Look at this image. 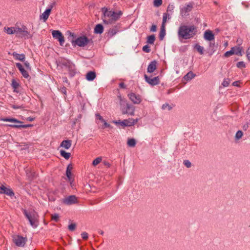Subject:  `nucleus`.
<instances>
[{"label": "nucleus", "instance_id": "f257e3e1", "mask_svg": "<svg viewBox=\"0 0 250 250\" xmlns=\"http://www.w3.org/2000/svg\"><path fill=\"white\" fill-rule=\"evenodd\" d=\"M103 13L102 20L105 24H112L117 21L122 15L123 13L120 11L115 12L106 7H103L101 9Z\"/></svg>", "mask_w": 250, "mask_h": 250}, {"label": "nucleus", "instance_id": "f03ea898", "mask_svg": "<svg viewBox=\"0 0 250 250\" xmlns=\"http://www.w3.org/2000/svg\"><path fill=\"white\" fill-rule=\"evenodd\" d=\"M196 31V28L194 25H183L179 27L178 34L179 38L189 39L195 35Z\"/></svg>", "mask_w": 250, "mask_h": 250}, {"label": "nucleus", "instance_id": "7ed1b4c3", "mask_svg": "<svg viewBox=\"0 0 250 250\" xmlns=\"http://www.w3.org/2000/svg\"><path fill=\"white\" fill-rule=\"evenodd\" d=\"M118 98L120 101L122 113L123 114H129L131 116L134 115L135 110L134 106L128 104L125 99L123 98L121 95H119Z\"/></svg>", "mask_w": 250, "mask_h": 250}, {"label": "nucleus", "instance_id": "20e7f679", "mask_svg": "<svg viewBox=\"0 0 250 250\" xmlns=\"http://www.w3.org/2000/svg\"><path fill=\"white\" fill-rule=\"evenodd\" d=\"M16 35L19 38L29 39L32 37V35L28 32L27 28L22 25L21 27L17 25Z\"/></svg>", "mask_w": 250, "mask_h": 250}, {"label": "nucleus", "instance_id": "39448f33", "mask_svg": "<svg viewBox=\"0 0 250 250\" xmlns=\"http://www.w3.org/2000/svg\"><path fill=\"white\" fill-rule=\"evenodd\" d=\"M24 214L29 220L31 226L33 228H36L38 226L36 213L35 211L28 212L24 210Z\"/></svg>", "mask_w": 250, "mask_h": 250}, {"label": "nucleus", "instance_id": "423d86ee", "mask_svg": "<svg viewBox=\"0 0 250 250\" xmlns=\"http://www.w3.org/2000/svg\"><path fill=\"white\" fill-rule=\"evenodd\" d=\"M90 41L91 40L88 39L86 36H82L73 41L72 43L74 46L77 45L79 47H84L86 46Z\"/></svg>", "mask_w": 250, "mask_h": 250}, {"label": "nucleus", "instance_id": "0eeeda50", "mask_svg": "<svg viewBox=\"0 0 250 250\" xmlns=\"http://www.w3.org/2000/svg\"><path fill=\"white\" fill-rule=\"evenodd\" d=\"M13 242L18 247H23L26 241V237H24L19 235H14L12 237Z\"/></svg>", "mask_w": 250, "mask_h": 250}, {"label": "nucleus", "instance_id": "6e6552de", "mask_svg": "<svg viewBox=\"0 0 250 250\" xmlns=\"http://www.w3.org/2000/svg\"><path fill=\"white\" fill-rule=\"evenodd\" d=\"M138 122V119H134L132 118H129L128 119L124 120L123 121L119 120L118 121H114V123L116 125H120L123 126H130L133 125Z\"/></svg>", "mask_w": 250, "mask_h": 250}, {"label": "nucleus", "instance_id": "1a4fd4ad", "mask_svg": "<svg viewBox=\"0 0 250 250\" xmlns=\"http://www.w3.org/2000/svg\"><path fill=\"white\" fill-rule=\"evenodd\" d=\"M77 202L78 199L75 195H70L62 200V203L66 205H71Z\"/></svg>", "mask_w": 250, "mask_h": 250}, {"label": "nucleus", "instance_id": "9d476101", "mask_svg": "<svg viewBox=\"0 0 250 250\" xmlns=\"http://www.w3.org/2000/svg\"><path fill=\"white\" fill-rule=\"evenodd\" d=\"M52 35L54 38L57 39L61 45H62L64 42V37L62 33L59 30H53Z\"/></svg>", "mask_w": 250, "mask_h": 250}, {"label": "nucleus", "instance_id": "9b49d317", "mask_svg": "<svg viewBox=\"0 0 250 250\" xmlns=\"http://www.w3.org/2000/svg\"><path fill=\"white\" fill-rule=\"evenodd\" d=\"M128 97L134 104H139L142 101L141 96L134 93H130V94H128Z\"/></svg>", "mask_w": 250, "mask_h": 250}, {"label": "nucleus", "instance_id": "f8f14e48", "mask_svg": "<svg viewBox=\"0 0 250 250\" xmlns=\"http://www.w3.org/2000/svg\"><path fill=\"white\" fill-rule=\"evenodd\" d=\"M144 77L146 81L151 85H157L160 83V79L158 76L151 78L145 74Z\"/></svg>", "mask_w": 250, "mask_h": 250}, {"label": "nucleus", "instance_id": "ddd939ff", "mask_svg": "<svg viewBox=\"0 0 250 250\" xmlns=\"http://www.w3.org/2000/svg\"><path fill=\"white\" fill-rule=\"evenodd\" d=\"M0 193L5 194L10 197L14 195V193L11 188H7L3 185L0 186Z\"/></svg>", "mask_w": 250, "mask_h": 250}, {"label": "nucleus", "instance_id": "4468645a", "mask_svg": "<svg viewBox=\"0 0 250 250\" xmlns=\"http://www.w3.org/2000/svg\"><path fill=\"white\" fill-rule=\"evenodd\" d=\"M193 7L192 3H190L186 5L181 9V14L183 16H187L188 13L191 11Z\"/></svg>", "mask_w": 250, "mask_h": 250}, {"label": "nucleus", "instance_id": "2eb2a0df", "mask_svg": "<svg viewBox=\"0 0 250 250\" xmlns=\"http://www.w3.org/2000/svg\"><path fill=\"white\" fill-rule=\"evenodd\" d=\"M16 65L20 70V72L25 78H27L29 77V74L26 70L24 69L21 63L17 62L16 63Z\"/></svg>", "mask_w": 250, "mask_h": 250}, {"label": "nucleus", "instance_id": "dca6fc26", "mask_svg": "<svg viewBox=\"0 0 250 250\" xmlns=\"http://www.w3.org/2000/svg\"><path fill=\"white\" fill-rule=\"evenodd\" d=\"M204 38L206 40L211 41L214 39V35L210 30H206L204 34Z\"/></svg>", "mask_w": 250, "mask_h": 250}, {"label": "nucleus", "instance_id": "f3484780", "mask_svg": "<svg viewBox=\"0 0 250 250\" xmlns=\"http://www.w3.org/2000/svg\"><path fill=\"white\" fill-rule=\"evenodd\" d=\"M62 65L67 67L69 69H71V72L70 73L71 75L72 76L74 75L75 71L74 69V65L69 61H64L62 62Z\"/></svg>", "mask_w": 250, "mask_h": 250}, {"label": "nucleus", "instance_id": "a211bd4d", "mask_svg": "<svg viewBox=\"0 0 250 250\" xmlns=\"http://www.w3.org/2000/svg\"><path fill=\"white\" fill-rule=\"evenodd\" d=\"M157 68V62L156 61H152L148 65L147 71L148 73H152Z\"/></svg>", "mask_w": 250, "mask_h": 250}, {"label": "nucleus", "instance_id": "6ab92c4d", "mask_svg": "<svg viewBox=\"0 0 250 250\" xmlns=\"http://www.w3.org/2000/svg\"><path fill=\"white\" fill-rule=\"evenodd\" d=\"M17 24L13 27H4L3 31L8 35L16 34Z\"/></svg>", "mask_w": 250, "mask_h": 250}, {"label": "nucleus", "instance_id": "aec40b11", "mask_svg": "<svg viewBox=\"0 0 250 250\" xmlns=\"http://www.w3.org/2000/svg\"><path fill=\"white\" fill-rule=\"evenodd\" d=\"M119 31V26H115L113 28H110L108 32V35L110 37H112L113 36L115 35Z\"/></svg>", "mask_w": 250, "mask_h": 250}, {"label": "nucleus", "instance_id": "412c9836", "mask_svg": "<svg viewBox=\"0 0 250 250\" xmlns=\"http://www.w3.org/2000/svg\"><path fill=\"white\" fill-rule=\"evenodd\" d=\"M12 56L14 57L15 59L17 60H19L21 62H24L25 61V55L23 54H18L16 52H14L12 54Z\"/></svg>", "mask_w": 250, "mask_h": 250}, {"label": "nucleus", "instance_id": "4be33fe9", "mask_svg": "<svg viewBox=\"0 0 250 250\" xmlns=\"http://www.w3.org/2000/svg\"><path fill=\"white\" fill-rule=\"evenodd\" d=\"M51 10V7L48 8L40 16V18L42 19L44 21H45L50 15Z\"/></svg>", "mask_w": 250, "mask_h": 250}, {"label": "nucleus", "instance_id": "5701e85b", "mask_svg": "<svg viewBox=\"0 0 250 250\" xmlns=\"http://www.w3.org/2000/svg\"><path fill=\"white\" fill-rule=\"evenodd\" d=\"M234 54L239 56H242V52L243 50V47L240 46H235L232 47Z\"/></svg>", "mask_w": 250, "mask_h": 250}, {"label": "nucleus", "instance_id": "b1692460", "mask_svg": "<svg viewBox=\"0 0 250 250\" xmlns=\"http://www.w3.org/2000/svg\"><path fill=\"white\" fill-rule=\"evenodd\" d=\"M2 120L4 122H11L12 124L11 125H21L22 122L18 121L15 118H4Z\"/></svg>", "mask_w": 250, "mask_h": 250}, {"label": "nucleus", "instance_id": "393cba45", "mask_svg": "<svg viewBox=\"0 0 250 250\" xmlns=\"http://www.w3.org/2000/svg\"><path fill=\"white\" fill-rule=\"evenodd\" d=\"M71 146V140H64L63 141L61 144V146L64 148L65 149H68Z\"/></svg>", "mask_w": 250, "mask_h": 250}, {"label": "nucleus", "instance_id": "a878e982", "mask_svg": "<svg viewBox=\"0 0 250 250\" xmlns=\"http://www.w3.org/2000/svg\"><path fill=\"white\" fill-rule=\"evenodd\" d=\"M96 77V74L94 72L89 71L86 75V79L89 81H92Z\"/></svg>", "mask_w": 250, "mask_h": 250}, {"label": "nucleus", "instance_id": "bb28decb", "mask_svg": "<svg viewBox=\"0 0 250 250\" xmlns=\"http://www.w3.org/2000/svg\"><path fill=\"white\" fill-rule=\"evenodd\" d=\"M195 76L196 75L195 74L190 71L184 76L183 79L187 81H188L194 78Z\"/></svg>", "mask_w": 250, "mask_h": 250}, {"label": "nucleus", "instance_id": "cd10ccee", "mask_svg": "<svg viewBox=\"0 0 250 250\" xmlns=\"http://www.w3.org/2000/svg\"><path fill=\"white\" fill-rule=\"evenodd\" d=\"M215 44L214 42H210L209 44L208 53L210 56L212 55L215 51Z\"/></svg>", "mask_w": 250, "mask_h": 250}, {"label": "nucleus", "instance_id": "c85d7f7f", "mask_svg": "<svg viewBox=\"0 0 250 250\" xmlns=\"http://www.w3.org/2000/svg\"><path fill=\"white\" fill-rule=\"evenodd\" d=\"M104 28L102 24H97L94 28V32L96 34H101L103 32Z\"/></svg>", "mask_w": 250, "mask_h": 250}, {"label": "nucleus", "instance_id": "c756f323", "mask_svg": "<svg viewBox=\"0 0 250 250\" xmlns=\"http://www.w3.org/2000/svg\"><path fill=\"white\" fill-rule=\"evenodd\" d=\"M166 35L165 25L164 24H162L161 27V31L159 34V38L160 40H163Z\"/></svg>", "mask_w": 250, "mask_h": 250}, {"label": "nucleus", "instance_id": "7c9ffc66", "mask_svg": "<svg viewBox=\"0 0 250 250\" xmlns=\"http://www.w3.org/2000/svg\"><path fill=\"white\" fill-rule=\"evenodd\" d=\"M73 168V166L72 164H69L67 167V169H66V176L68 178V179L69 180V181H71V170Z\"/></svg>", "mask_w": 250, "mask_h": 250}, {"label": "nucleus", "instance_id": "2f4dec72", "mask_svg": "<svg viewBox=\"0 0 250 250\" xmlns=\"http://www.w3.org/2000/svg\"><path fill=\"white\" fill-rule=\"evenodd\" d=\"M60 154L62 157H64L66 160L69 159L71 156L70 153L66 152V151L63 150H60Z\"/></svg>", "mask_w": 250, "mask_h": 250}, {"label": "nucleus", "instance_id": "473e14b6", "mask_svg": "<svg viewBox=\"0 0 250 250\" xmlns=\"http://www.w3.org/2000/svg\"><path fill=\"white\" fill-rule=\"evenodd\" d=\"M11 84H12V86L13 88L14 89V91L16 92L17 93L19 92L18 90H17L19 87V83L17 82H16V81H15L14 80H13L12 81Z\"/></svg>", "mask_w": 250, "mask_h": 250}, {"label": "nucleus", "instance_id": "72a5a7b5", "mask_svg": "<svg viewBox=\"0 0 250 250\" xmlns=\"http://www.w3.org/2000/svg\"><path fill=\"white\" fill-rule=\"evenodd\" d=\"M136 142L133 138L128 139L127 140V144L130 147H134L136 145Z\"/></svg>", "mask_w": 250, "mask_h": 250}, {"label": "nucleus", "instance_id": "f704fd0d", "mask_svg": "<svg viewBox=\"0 0 250 250\" xmlns=\"http://www.w3.org/2000/svg\"><path fill=\"white\" fill-rule=\"evenodd\" d=\"M8 126L10 127H15V128H20V127H22V128H27L29 126H31L32 125H9Z\"/></svg>", "mask_w": 250, "mask_h": 250}, {"label": "nucleus", "instance_id": "c9c22d12", "mask_svg": "<svg viewBox=\"0 0 250 250\" xmlns=\"http://www.w3.org/2000/svg\"><path fill=\"white\" fill-rule=\"evenodd\" d=\"M194 48L197 50V51L201 55L204 54V47L200 46L198 44H196L195 45Z\"/></svg>", "mask_w": 250, "mask_h": 250}, {"label": "nucleus", "instance_id": "e433bc0d", "mask_svg": "<svg viewBox=\"0 0 250 250\" xmlns=\"http://www.w3.org/2000/svg\"><path fill=\"white\" fill-rule=\"evenodd\" d=\"M155 40V36L154 35L149 36L147 37V42L149 44H153Z\"/></svg>", "mask_w": 250, "mask_h": 250}, {"label": "nucleus", "instance_id": "4c0bfd02", "mask_svg": "<svg viewBox=\"0 0 250 250\" xmlns=\"http://www.w3.org/2000/svg\"><path fill=\"white\" fill-rule=\"evenodd\" d=\"M102 160V158L101 157H99L96 158L95 159H94L93 161V162H92L93 166H97L98 164H99L101 162Z\"/></svg>", "mask_w": 250, "mask_h": 250}, {"label": "nucleus", "instance_id": "58836bf2", "mask_svg": "<svg viewBox=\"0 0 250 250\" xmlns=\"http://www.w3.org/2000/svg\"><path fill=\"white\" fill-rule=\"evenodd\" d=\"M243 135V132L241 130H238L235 134V139L236 140H239V139H241L242 138Z\"/></svg>", "mask_w": 250, "mask_h": 250}, {"label": "nucleus", "instance_id": "ea45409f", "mask_svg": "<svg viewBox=\"0 0 250 250\" xmlns=\"http://www.w3.org/2000/svg\"><path fill=\"white\" fill-rule=\"evenodd\" d=\"M162 4V0H154L153 2L154 6L155 7H159Z\"/></svg>", "mask_w": 250, "mask_h": 250}, {"label": "nucleus", "instance_id": "a19ab883", "mask_svg": "<svg viewBox=\"0 0 250 250\" xmlns=\"http://www.w3.org/2000/svg\"><path fill=\"white\" fill-rule=\"evenodd\" d=\"M233 54H234V52H233V50H232V48H231V50L230 51H227L225 54H224V56L225 57H229Z\"/></svg>", "mask_w": 250, "mask_h": 250}, {"label": "nucleus", "instance_id": "79ce46f5", "mask_svg": "<svg viewBox=\"0 0 250 250\" xmlns=\"http://www.w3.org/2000/svg\"><path fill=\"white\" fill-rule=\"evenodd\" d=\"M229 83H230V81L229 79H225L223 80V82H222V84L224 87H227L229 86Z\"/></svg>", "mask_w": 250, "mask_h": 250}, {"label": "nucleus", "instance_id": "37998d69", "mask_svg": "<svg viewBox=\"0 0 250 250\" xmlns=\"http://www.w3.org/2000/svg\"><path fill=\"white\" fill-rule=\"evenodd\" d=\"M59 217L60 216L59 214L57 213L52 214L51 216L52 219L55 221L56 222H57L59 221Z\"/></svg>", "mask_w": 250, "mask_h": 250}, {"label": "nucleus", "instance_id": "c03bdc74", "mask_svg": "<svg viewBox=\"0 0 250 250\" xmlns=\"http://www.w3.org/2000/svg\"><path fill=\"white\" fill-rule=\"evenodd\" d=\"M162 108L163 110L167 109L169 111L171 109L172 107L168 104H165L162 105Z\"/></svg>", "mask_w": 250, "mask_h": 250}, {"label": "nucleus", "instance_id": "a18cd8bd", "mask_svg": "<svg viewBox=\"0 0 250 250\" xmlns=\"http://www.w3.org/2000/svg\"><path fill=\"white\" fill-rule=\"evenodd\" d=\"M183 164L188 168H190L192 166L191 162L188 160H184Z\"/></svg>", "mask_w": 250, "mask_h": 250}, {"label": "nucleus", "instance_id": "49530a36", "mask_svg": "<svg viewBox=\"0 0 250 250\" xmlns=\"http://www.w3.org/2000/svg\"><path fill=\"white\" fill-rule=\"evenodd\" d=\"M236 65H237V67L240 68H245L246 67L245 63H244V62H239L237 63Z\"/></svg>", "mask_w": 250, "mask_h": 250}, {"label": "nucleus", "instance_id": "de8ad7c7", "mask_svg": "<svg viewBox=\"0 0 250 250\" xmlns=\"http://www.w3.org/2000/svg\"><path fill=\"white\" fill-rule=\"evenodd\" d=\"M76 225L75 224H71L68 226V229L71 231H73L76 229Z\"/></svg>", "mask_w": 250, "mask_h": 250}, {"label": "nucleus", "instance_id": "09e8293b", "mask_svg": "<svg viewBox=\"0 0 250 250\" xmlns=\"http://www.w3.org/2000/svg\"><path fill=\"white\" fill-rule=\"evenodd\" d=\"M143 50L146 52L148 53L150 51V49L149 48V47L146 45L143 46Z\"/></svg>", "mask_w": 250, "mask_h": 250}, {"label": "nucleus", "instance_id": "8fccbe9b", "mask_svg": "<svg viewBox=\"0 0 250 250\" xmlns=\"http://www.w3.org/2000/svg\"><path fill=\"white\" fill-rule=\"evenodd\" d=\"M81 236L84 240H86L88 238V233L86 232H83L81 234Z\"/></svg>", "mask_w": 250, "mask_h": 250}, {"label": "nucleus", "instance_id": "3c124183", "mask_svg": "<svg viewBox=\"0 0 250 250\" xmlns=\"http://www.w3.org/2000/svg\"><path fill=\"white\" fill-rule=\"evenodd\" d=\"M174 8V6L173 4H169L167 8V11L172 12Z\"/></svg>", "mask_w": 250, "mask_h": 250}, {"label": "nucleus", "instance_id": "603ef678", "mask_svg": "<svg viewBox=\"0 0 250 250\" xmlns=\"http://www.w3.org/2000/svg\"><path fill=\"white\" fill-rule=\"evenodd\" d=\"M167 14L164 13L163 14V22H162V24L164 23V25H165V23L167 21Z\"/></svg>", "mask_w": 250, "mask_h": 250}, {"label": "nucleus", "instance_id": "864d4df0", "mask_svg": "<svg viewBox=\"0 0 250 250\" xmlns=\"http://www.w3.org/2000/svg\"><path fill=\"white\" fill-rule=\"evenodd\" d=\"M96 116L97 118L100 120L102 122L104 121L103 118L99 113L96 114Z\"/></svg>", "mask_w": 250, "mask_h": 250}, {"label": "nucleus", "instance_id": "5fc2aeb1", "mask_svg": "<svg viewBox=\"0 0 250 250\" xmlns=\"http://www.w3.org/2000/svg\"><path fill=\"white\" fill-rule=\"evenodd\" d=\"M247 56L248 59L250 61V46L248 48L247 51Z\"/></svg>", "mask_w": 250, "mask_h": 250}, {"label": "nucleus", "instance_id": "6e6d98bb", "mask_svg": "<svg viewBox=\"0 0 250 250\" xmlns=\"http://www.w3.org/2000/svg\"><path fill=\"white\" fill-rule=\"evenodd\" d=\"M156 30H157V26H156V25L153 24L151 26V27L150 28V31L151 32H155V31H156Z\"/></svg>", "mask_w": 250, "mask_h": 250}, {"label": "nucleus", "instance_id": "4d7b16f0", "mask_svg": "<svg viewBox=\"0 0 250 250\" xmlns=\"http://www.w3.org/2000/svg\"><path fill=\"white\" fill-rule=\"evenodd\" d=\"M102 122L104 123V127H110V125L109 124H108L104 120V121H103Z\"/></svg>", "mask_w": 250, "mask_h": 250}, {"label": "nucleus", "instance_id": "13d9d810", "mask_svg": "<svg viewBox=\"0 0 250 250\" xmlns=\"http://www.w3.org/2000/svg\"><path fill=\"white\" fill-rule=\"evenodd\" d=\"M242 42H243V41L241 39H238L236 41V42L237 43V44L238 45V46H240L242 43Z\"/></svg>", "mask_w": 250, "mask_h": 250}, {"label": "nucleus", "instance_id": "bf43d9fd", "mask_svg": "<svg viewBox=\"0 0 250 250\" xmlns=\"http://www.w3.org/2000/svg\"><path fill=\"white\" fill-rule=\"evenodd\" d=\"M240 83V81H235L233 83L232 85L235 86H239V83Z\"/></svg>", "mask_w": 250, "mask_h": 250}, {"label": "nucleus", "instance_id": "052dcab7", "mask_svg": "<svg viewBox=\"0 0 250 250\" xmlns=\"http://www.w3.org/2000/svg\"><path fill=\"white\" fill-rule=\"evenodd\" d=\"M24 65L27 68H30V64L27 61L24 62Z\"/></svg>", "mask_w": 250, "mask_h": 250}, {"label": "nucleus", "instance_id": "680f3d73", "mask_svg": "<svg viewBox=\"0 0 250 250\" xmlns=\"http://www.w3.org/2000/svg\"><path fill=\"white\" fill-rule=\"evenodd\" d=\"M119 86L121 88H125V84L123 83H120L119 84Z\"/></svg>", "mask_w": 250, "mask_h": 250}, {"label": "nucleus", "instance_id": "e2e57ef3", "mask_svg": "<svg viewBox=\"0 0 250 250\" xmlns=\"http://www.w3.org/2000/svg\"><path fill=\"white\" fill-rule=\"evenodd\" d=\"M104 165L108 167H109L110 165V164L107 162H104Z\"/></svg>", "mask_w": 250, "mask_h": 250}, {"label": "nucleus", "instance_id": "0e129e2a", "mask_svg": "<svg viewBox=\"0 0 250 250\" xmlns=\"http://www.w3.org/2000/svg\"><path fill=\"white\" fill-rule=\"evenodd\" d=\"M12 108H14V109H18V108H20L21 107L20 106H16V105H12Z\"/></svg>", "mask_w": 250, "mask_h": 250}, {"label": "nucleus", "instance_id": "69168bd1", "mask_svg": "<svg viewBox=\"0 0 250 250\" xmlns=\"http://www.w3.org/2000/svg\"><path fill=\"white\" fill-rule=\"evenodd\" d=\"M63 82L67 83L68 80L66 77L63 78Z\"/></svg>", "mask_w": 250, "mask_h": 250}, {"label": "nucleus", "instance_id": "338daca9", "mask_svg": "<svg viewBox=\"0 0 250 250\" xmlns=\"http://www.w3.org/2000/svg\"><path fill=\"white\" fill-rule=\"evenodd\" d=\"M28 119L29 121H33L34 120V118L32 117H29Z\"/></svg>", "mask_w": 250, "mask_h": 250}, {"label": "nucleus", "instance_id": "774afa93", "mask_svg": "<svg viewBox=\"0 0 250 250\" xmlns=\"http://www.w3.org/2000/svg\"><path fill=\"white\" fill-rule=\"evenodd\" d=\"M99 233L101 234V235H103L104 234V231L103 230H99Z\"/></svg>", "mask_w": 250, "mask_h": 250}]
</instances>
